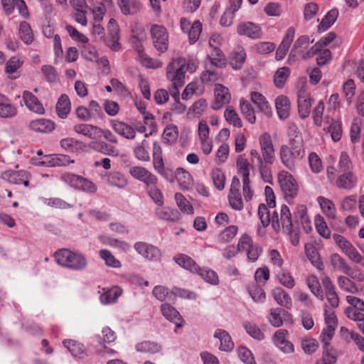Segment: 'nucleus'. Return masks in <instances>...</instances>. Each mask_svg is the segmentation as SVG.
Returning <instances> with one entry per match:
<instances>
[{
  "label": "nucleus",
  "instance_id": "f257e3e1",
  "mask_svg": "<svg viewBox=\"0 0 364 364\" xmlns=\"http://www.w3.org/2000/svg\"><path fill=\"white\" fill-rule=\"evenodd\" d=\"M259 144L262 158L261 159L257 151L252 149L250 155L257 158L260 163V173L263 181L272 184V164L273 157V144L271 136L264 133L259 137Z\"/></svg>",
  "mask_w": 364,
  "mask_h": 364
},
{
  "label": "nucleus",
  "instance_id": "f03ea898",
  "mask_svg": "<svg viewBox=\"0 0 364 364\" xmlns=\"http://www.w3.org/2000/svg\"><path fill=\"white\" fill-rule=\"evenodd\" d=\"M197 68L198 63L194 60H186L182 57L173 58L167 65L166 76L173 87H181L185 83L186 72L193 73Z\"/></svg>",
  "mask_w": 364,
  "mask_h": 364
},
{
  "label": "nucleus",
  "instance_id": "7ed1b4c3",
  "mask_svg": "<svg viewBox=\"0 0 364 364\" xmlns=\"http://www.w3.org/2000/svg\"><path fill=\"white\" fill-rule=\"evenodd\" d=\"M304 156L303 141L300 136L290 139L289 146L282 145L280 148V158L283 164L290 170L295 167L296 160Z\"/></svg>",
  "mask_w": 364,
  "mask_h": 364
},
{
  "label": "nucleus",
  "instance_id": "20e7f679",
  "mask_svg": "<svg viewBox=\"0 0 364 364\" xmlns=\"http://www.w3.org/2000/svg\"><path fill=\"white\" fill-rule=\"evenodd\" d=\"M54 257L58 264L75 271L84 270L88 264L87 257L83 254L68 249L58 250Z\"/></svg>",
  "mask_w": 364,
  "mask_h": 364
},
{
  "label": "nucleus",
  "instance_id": "39448f33",
  "mask_svg": "<svg viewBox=\"0 0 364 364\" xmlns=\"http://www.w3.org/2000/svg\"><path fill=\"white\" fill-rule=\"evenodd\" d=\"M61 180L72 188L87 193H95L97 186L90 180L73 173H65Z\"/></svg>",
  "mask_w": 364,
  "mask_h": 364
},
{
  "label": "nucleus",
  "instance_id": "423d86ee",
  "mask_svg": "<svg viewBox=\"0 0 364 364\" xmlns=\"http://www.w3.org/2000/svg\"><path fill=\"white\" fill-rule=\"evenodd\" d=\"M266 196L267 204L261 203L258 207V216L260 220L261 225H259L257 229V233L260 236L265 235L264 228H267L270 223V211L269 208L271 207L273 203V190L272 188L267 186L264 189Z\"/></svg>",
  "mask_w": 364,
  "mask_h": 364
},
{
  "label": "nucleus",
  "instance_id": "0eeeda50",
  "mask_svg": "<svg viewBox=\"0 0 364 364\" xmlns=\"http://www.w3.org/2000/svg\"><path fill=\"white\" fill-rule=\"evenodd\" d=\"M331 265L338 271L347 274L348 277L354 279L355 281L362 282L364 281V274L358 269L353 271L346 260L337 253L332 254L330 257Z\"/></svg>",
  "mask_w": 364,
  "mask_h": 364
},
{
  "label": "nucleus",
  "instance_id": "6e6552de",
  "mask_svg": "<svg viewBox=\"0 0 364 364\" xmlns=\"http://www.w3.org/2000/svg\"><path fill=\"white\" fill-rule=\"evenodd\" d=\"M278 183L286 199L294 198L298 193V185L293 176L287 171L278 173Z\"/></svg>",
  "mask_w": 364,
  "mask_h": 364
},
{
  "label": "nucleus",
  "instance_id": "1a4fd4ad",
  "mask_svg": "<svg viewBox=\"0 0 364 364\" xmlns=\"http://www.w3.org/2000/svg\"><path fill=\"white\" fill-rule=\"evenodd\" d=\"M333 239L341 251L353 262L359 264L363 257L352 243L339 234H334Z\"/></svg>",
  "mask_w": 364,
  "mask_h": 364
},
{
  "label": "nucleus",
  "instance_id": "9d476101",
  "mask_svg": "<svg viewBox=\"0 0 364 364\" xmlns=\"http://www.w3.org/2000/svg\"><path fill=\"white\" fill-rule=\"evenodd\" d=\"M135 251L148 261H158L160 259L161 252L159 248L146 242H136L134 244Z\"/></svg>",
  "mask_w": 364,
  "mask_h": 364
},
{
  "label": "nucleus",
  "instance_id": "9b49d317",
  "mask_svg": "<svg viewBox=\"0 0 364 364\" xmlns=\"http://www.w3.org/2000/svg\"><path fill=\"white\" fill-rule=\"evenodd\" d=\"M153 43L155 48L160 53H164L168 49V34L165 27L159 25H153L151 29Z\"/></svg>",
  "mask_w": 364,
  "mask_h": 364
},
{
  "label": "nucleus",
  "instance_id": "f8f14e48",
  "mask_svg": "<svg viewBox=\"0 0 364 364\" xmlns=\"http://www.w3.org/2000/svg\"><path fill=\"white\" fill-rule=\"evenodd\" d=\"M223 37L219 33H213L209 40V46L213 50L209 55L210 60L211 64L216 67H220L223 64V55L220 49Z\"/></svg>",
  "mask_w": 364,
  "mask_h": 364
},
{
  "label": "nucleus",
  "instance_id": "ddd939ff",
  "mask_svg": "<svg viewBox=\"0 0 364 364\" xmlns=\"http://www.w3.org/2000/svg\"><path fill=\"white\" fill-rule=\"evenodd\" d=\"M298 111L299 117L302 119L307 117L311 112L312 99L304 85L298 91Z\"/></svg>",
  "mask_w": 364,
  "mask_h": 364
},
{
  "label": "nucleus",
  "instance_id": "4468645a",
  "mask_svg": "<svg viewBox=\"0 0 364 364\" xmlns=\"http://www.w3.org/2000/svg\"><path fill=\"white\" fill-rule=\"evenodd\" d=\"M214 94L215 100L211 105L212 109L214 110L220 109L230 101L231 95L228 88L221 84H215Z\"/></svg>",
  "mask_w": 364,
  "mask_h": 364
},
{
  "label": "nucleus",
  "instance_id": "2eb2a0df",
  "mask_svg": "<svg viewBox=\"0 0 364 364\" xmlns=\"http://www.w3.org/2000/svg\"><path fill=\"white\" fill-rule=\"evenodd\" d=\"M1 177L9 183L14 184H23L27 187L29 185L31 175L28 171L24 170H8L2 173Z\"/></svg>",
  "mask_w": 364,
  "mask_h": 364
},
{
  "label": "nucleus",
  "instance_id": "dca6fc26",
  "mask_svg": "<svg viewBox=\"0 0 364 364\" xmlns=\"http://www.w3.org/2000/svg\"><path fill=\"white\" fill-rule=\"evenodd\" d=\"M237 32L240 36H245L252 39L259 38L262 35L261 28L250 21L240 22L237 25Z\"/></svg>",
  "mask_w": 364,
  "mask_h": 364
},
{
  "label": "nucleus",
  "instance_id": "f3484780",
  "mask_svg": "<svg viewBox=\"0 0 364 364\" xmlns=\"http://www.w3.org/2000/svg\"><path fill=\"white\" fill-rule=\"evenodd\" d=\"M129 172L133 178L146 185L156 184L157 183L156 177L142 166H132Z\"/></svg>",
  "mask_w": 364,
  "mask_h": 364
},
{
  "label": "nucleus",
  "instance_id": "a211bd4d",
  "mask_svg": "<svg viewBox=\"0 0 364 364\" xmlns=\"http://www.w3.org/2000/svg\"><path fill=\"white\" fill-rule=\"evenodd\" d=\"M112 129L121 136L132 140L136 136V130L131 125L116 119H112L109 122Z\"/></svg>",
  "mask_w": 364,
  "mask_h": 364
},
{
  "label": "nucleus",
  "instance_id": "6ab92c4d",
  "mask_svg": "<svg viewBox=\"0 0 364 364\" xmlns=\"http://www.w3.org/2000/svg\"><path fill=\"white\" fill-rule=\"evenodd\" d=\"M18 114V109L7 96L0 93V118L13 119Z\"/></svg>",
  "mask_w": 364,
  "mask_h": 364
},
{
  "label": "nucleus",
  "instance_id": "aec40b11",
  "mask_svg": "<svg viewBox=\"0 0 364 364\" xmlns=\"http://www.w3.org/2000/svg\"><path fill=\"white\" fill-rule=\"evenodd\" d=\"M114 5L112 0H102L94 5L92 13L94 20L96 22L102 21L106 13H112L114 11Z\"/></svg>",
  "mask_w": 364,
  "mask_h": 364
},
{
  "label": "nucleus",
  "instance_id": "412c9836",
  "mask_svg": "<svg viewBox=\"0 0 364 364\" xmlns=\"http://www.w3.org/2000/svg\"><path fill=\"white\" fill-rule=\"evenodd\" d=\"M295 35V28L294 27H289L287 33L279 46L275 58L278 60H282L284 56L286 55L287 51L289 49L290 45L293 41V39L294 38Z\"/></svg>",
  "mask_w": 364,
  "mask_h": 364
},
{
  "label": "nucleus",
  "instance_id": "4be33fe9",
  "mask_svg": "<svg viewBox=\"0 0 364 364\" xmlns=\"http://www.w3.org/2000/svg\"><path fill=\"white\" fill-rule=\"evenodd\" d=\"M277 115L282 120L287 119L291 112V102L289 98L284 95L278 96L274 100Z\"/></svg>",
  "mask_w": 364,
  "mask_h": 364
},
{
  "label": "nucleus",
  "instance_id": "5701e85b",
  "mask_svg": "<svg viewBox=\"0 0 364 364\" xmlns=\"http://www.w3.org/2000/svg\"><path fill=\"white\" fill-rule=\"evenodd\" d=\"M288 332L285 329H279L274 333V343L284 353H289L294 351V346L287 339Z\"/></svg>",
  "mask_w": 364,
  "mask_h": 364
},
{
  "label": "nucleus",
  "instance_id": "b1692460",
  "mask_svg": "<svg viewBox=\"0 0 364 364\" xmlns=\"http://www.w3.org/2000/svg\"><path fill=\"white\" fill-rule=\"evenodd\" d=\"M213 337L220 341L219 349L225 352H230L234 348V343L229 333L224 329L218 328L215 331Z\"/></svg>",
  "mask_w": 364,
  "mask_h": 364
},
{
  "label": "nucleus",
  "instance_id": "393cba45",
  "mask_svg": "<svg viewBox=\"0 0 364 364\" xmlns=\"http://www.w3.org/2000/svg\"><path fill=\"white\" fill-rule=\"evenodd\" d=\"M31 131L39 133H49L55 129V124L50 119L41 118L31 120L28 124Z\"/></svg>",
  "mask_w": 364,
  "mask_h": 364
},
{
  "label": "nucleus",
  "instance_id": "a878e982",
  "mask_svg": "<svg viewBox=\"0 0 364 364\" xmlns=\"http://www.w3.org/2000/svg\"><path fill=\"white\" fill-rule=\"evenodd\" d=\"M173 261L183 269L196 274L199 270V266L188 255L186 254H178L173 258Z\"/></svg>",
  "mask_w": 364,
  "mask_h": 364
},
{
  "label": "nucleus",
  "instance_id": "bb28decb",
  "mask_svg": "<svg viewBox=\"0 0 364 364\" xmlns=\"http://www.w3.org/2000/svg\"><path fill=\"white\" fill-rule=\"evenodd\" d=\"M314 40L310 41L309 36L304 35L299 36L294 42L293 47L290 51L289 58H294L297 55H300L303 58V53H305L306 50L310 43H313Z\"/></svg>",
  "mask_w": 364,
  "mask_h": 364
},
{
  "label": "nucleus",
  "instance_id": "cd10ccee",
  "mask_svg": "<svg viewBox=\"0 0 364 364\" xmlns=\"http://www.w3.org/2000/svg\"><path fill=\"white\" fill-rule=\"evenodd\" d=\"M26 106L31 111L38 114H43L45 109L38 98L31 92L24 91L22 95Z\"/></svg>",
  "mask_w": 364,
  "mask_h": 364
},
{
  "label": "nucleus",
  "instance_id": "c85d7f7f",
  "mask_svg": "<svg viewBox=\"0 0 364 364\" xmlns=\"http://www.w3.org/2000/svg\"><path fill=\"white\" fill-rule=\"evenodd\" d=\"M98 240L103 245L117 248L124 252H127L131 249V245L126 241L114 238L106 235H100Z\"/></svg>",
  "mask_w": 364,
  "mask_h": 364
},
{
  "label": "nucleus",
  "instance_id": "c756f323",
  "mask_svg": "<svg viewBox=\"0 0 364 364\" xmlns=\"http://www.w3.org/2000/svg\"><path fill=\"white\" fill-rule=\"evenodd\" d=\"M250 99L253 104H255L258 109L267 116H271V107L266 97L258 92H251Z\"/></svg>",
  "mask_w": 364,
  "mask_h": 364
},
{
  "label": "nucleus",
  "instance_id": "7c9ffc66",
  "mask_svg": "<svg viewBox=\"0 0 364 364\" xmlns=\"http://www.w3.org/2000/svg\"><path fill=\"white\" fill-rule=\"evenodd\" d=\"M73 130L90 139H98V127L90 124H78L73 127Z\"/></svg>",
  "mask_w": 364,
  "mask_h": 364
},
{
  "label": "nucleus",
  "instance_id": "2f4dec72",
  "mask_svg": "<svg viewBox=\"0 0 364 364\" xmlns=\"http://www.w3.org/2000/svg\"><path fill=\"white\" fill-rule=\"evenodd\" d=\"M70 161L66 156L45 155L38 164L46 166H65Z\"/></svg>",
  "mask_w": 364,
  "mask_h": 364
},
{
  "label": "nucleus",
  "instance_id": "473e14b6",
  "mask_svg": "<svg viewBox=\"0 0 364 364\" xmlns=\"http://www.w3.org/2000/svg\"><path fill=\"white\" fill-rule=\"evenodd\" d=\"M336 183L339 188L350 190L356 186L357 177L351 171L345 172L338 178Z\"/></svg>",
  "mask_w": 364,
  "mask_h": 364
},
{
  "label": "nucleus",
  "instance_id": "72a5a7b5",
  "mask_svg": "<svg viewBox=\"0 0 364 364\" xmlns=\"http://www.w3.org/2000/svg\"><path fill=\"white\" fill-rule=\"evenodd\" d=\"M277 218L276 222L277 223L279 230L280 228V225L282 226L283 229H287L292 226L291 215L289 208L287 205H282L279 218L278 217L277 213L274 211V218Z\"/></svg>",
  "mask_w": 364,
  "mask_h": 364
},
{
  "label": "nucleus",
  "instance_id": "f704fd0d",
  "mask_svg": "<svg viewBox=\"0 0 364 364\" xmlns=\"http://www.w3.org/2000/svg\"><path fill=\"white\" fill-rule=\"evenodd\" d=\"M117 3L124 15H134L141 8V4L138 0H117Z\"/></svg>",
  "mask_w": 364,
  "mask_h": 364
},
{
  "label": "nucleus",
  "instance_id": "c9c22d12",
  "mask_svg": "<svg viewBox=\"0 0 364 364\" xmlns=\"http://www.w3.org/2000/svg\"><path fill=\"white\" fill-rule=\"evenodd\" d=\"M55 109L59 117L61 119L67 118L71 109L70 101L67 95L63 94L59 97Z\"/></svg>",
  "mask_w": 364,
  "mask_h": 364
},
{
  "label": "nucleus",
  "instance_id": "e433bc0d",
  "mask_svg": "<svg viewBox=\"0 0 364 364\" xmlns=\"http://www.w3.org/2000/svg\"><path fill=\"white\" fill-rule=\"evenodd\" d=\"M354 279L346 276L341 275L337 279L338 285L343 291L350 294H357L360 289L358 285L353 282Z\"/></svg>",
  "mask_w": 364,
  "mask_h": 364
},
{
  "label": "nucleus",
  "instance_id": "4c0bfd02",
  "mask_svg": "<svg viewBox=\"0 0 364 364\" xmlns=\"http://www.w3.org/2000/svg\"><path fill=\"white\" fill-rule=\"evenodd\" d=\"M157 217L166 221H176L180 219V213L176 210L168 207H162V205L156 209Z\"/></svg>",
  "mask_w": 364,
  "mask_h": 364
},
{
  "label": "nucleus",
  "instance_id": "58836bf2",
  "mask_svg": "<svg viewBox=\"0 0 364 364\" xmlns=\"http://www.w3.org/2000/svg\"><path fill=\"white\" fill-rule=\"evenodd\" d=\"M122 293V289L119 287L115 286L102 294L100 299L103 304H110L116 302Z\"/></svg>",
  "mask_w": 364,
  "mask_h": 364
},
{
  "label": "nucleus",
  "instance_id": "ea45409f",
  "mask_svg": "<svg viewBox=\"0 0 364 364\" xmlns=\"http://www.w3.org/2000/svg\"><path fill=\"white\" fill-rule=\"evenodd\" d=\"M135 349L138 352L155 354L161 351V346L153 341H144L136 344Z\"/></svg>",
  "mask_w": 364,
  "mask_h": 364
},
{
  "label": "nucleus",
  "instance_id": "a19ab883",
  "mask_svg": "<svg viewBox=\"0 0 364 364\" xmlns=\"http://www.w3.org/2000/svg\"><path fill=\"white\" fill-rule=\"evenodd\" d=\"M246 53L242 48H237L230 55V63L233 69L238 70L242 68L245 62Z\"/></svg>",
  "mask_w": 364,
  "mask_h": 364
},
{
  "label": "nucleus",
  "instance_id": "79ce46f5",
  "mask_svg": "<svg viewBox=\"0 0 364 364\" xmlns=\"http://www.w3.org/2000/svg\"><path fill=\"white\" fill-rule=\"evenodd\" d=\"M149 146L148 141L144 139L140 143H136L133 147V152L135 157L142 161H149L150 160V156L147 151Z\"/></svg>",
  "mask_w": 364,
  "mask_h": 364
},
{
  "label": "nucleus",
  "instance_id": "37998d69",
  "mask_svg": "<svg viewBox=\"0 0 364 364\" xmlns=\"http://www.w3.org/2000/svg\"><path fill=\"white\" fill-rule=\"evenodd\" d=\"M205 282L211 285H218L219 284V277L218 274L213 269L208 267H200L199 270L196 272Z\"/></svg>",
  "mask_w": 364,
  "mask_h": 364
},
{
  "label": "nucleus",
  "instance_id": "c03bdc74",
  "mask_svg": "<svg viewBox=\"0 0 364 364\" xmlns=\"http://www.w3.org/2000/svg\"><path fill=\"white\" fill-rule=\"evenodd\" d=\"M18 33L20 38L25 44L30 45L33 41L34 34L27 22L22 21L20 23Z\"/></svg>",
  "mask_w": 364,
  "mask_h": 364
},
{
  "label": "nucleus",
  "instance_id": "a18cd8bd",
  "mask_svg": "<svg viewBox=\"0 0 364 364\" xmlns=\"http://www.w3.org/2000/svg\"><path fill=\"white\" fill-rule=\"evenodd\" d=\"M107 183L119 188H124L128 183L126 177L119 171L110 172L107 175Z\"/></svg>",
  "mask_w": 364,
  "mask_h": 364
},
{
  "label": "nucleus",
  "instance_id": "49530a36",
  "mask_svg": "<svg viewBox=\"0 0 364 364\" xmlns=\"http://www.w3.org/2000/svg\"><path fill=\"white\" fill-rule=\"evenodd\" d=\"M338 16V11L336 9L329 11L318 26L319 32H323L331 27L336 21Z\"/></svg>",
  "mask_w": 364,
  "mask_h": 364
},
{
  "label": "nucleus",
  "instance_id": "de8ad7c7",
  "mask_svg": "<svg viewBox=\"0 0 364 364\" xmlns=\"http://www.w3.org/2000/svg\"><path fill=\"white\" fill-rule=\"evenodd\" d=\"M318 202L321 206L323 213L329 218L335 219L336 210L334 204L328 199L319 196Z\"/></svg>",
  "mask_w": 364,
  "mask_h": 364
},
{
  "label": "nucleus",
  "instance_id": "09e8293b",
  "mask_svg": "<svg viewBox=\"0 0 364 364\" xmlns=\"http://www.w3.org/2000/svg\"><path fill=\"white\" fill-rule=\"evenodd\" d=\"M290 73L291 70L289 67L284 66L278 68L274 73V86L282 88L289 77Z\"/></svg>",
  "mask_w": 364,
  "mask_h": 364
},
{
  "label": "nucleus",
  "instance_id": "8fccbe9b",
  "mask_svg": "<svg viewBox=\"0 0 364 364\" xmlns=\"http://www.w3.org/2000/svg\"><path fill=\"white\" fill-rule=\"evenodd\" d=\"M161 311L163 316L171 322H176L181 320V316L178 311L168 304H163L161 306Z\"/></svg>",
  "mask_w": 364,
  "mask_h": 364
},
{
  "label": "nucleus",
  "instance_id": "3c124183",
  "mask_svg": "<svg viewBox=\"0 0 364 364\" xmlns=\"http://www.w3.org/2000/svg\"><path fill=\"white\" fill-rule=\"evenodd\" d=\"M99 256L105 261L106 265L109 267L112 268H120L122 267L121 262L108 250L102 249L100 250Z\"/></svg>",
  "mask_w": 364,
  "mask_h": 364
},
{
  "label": "nucleus",
  "instance_id": "603ef678",
  "mask_svg": "<svg viewBox=\"0 0 364 364\" xmlns=\"http://www.w3.org/2000/svg\"><path fill=\"white\" fill-rule=\"evenodd\" d=\"M306 283L312 294L318 299L323 300V294L318 278L314 275L307 277Z\"/></svg>",
  "mask_w": 364,
  "mask_h": 364
},
{
  "label": "nucleus",
  "instance_id": "864d4df0",
  "mask_svg": "<svg viewBox=\"0 0 364 364\" xmlns=\"http://www.w3.org/2000/svg\"><path fill=\"white\" fill-rule=\"evenodd\" d=\"M297 214L300 219V222L302 225L303 229L306 233H309L312 227L311 225V220L307 215V208L305 205H301L297 208Z\"/></svg>",
  "mask_w": 364,
  "mask_h": 364
},
{
  "label": "nucleus",
  "instance_id": "5fc2aeb1",
  "mask_svg": "<svg viewBox=\"0 0 364 364\" xmlns=\"http://www.w3.org/2000/svg\"><path fill=\"white\" fill-rule=\"evenodd\" d=\"M176 176L182 189H188L192 183L191 175L183 168H178L176 171Z\"/></svg>",
  "mask_w": 364,
  "mask_h": 364
},
{
  "label": "nucleus",
  "instance_id": "6e6d98bb",
  "mask_svg": "<svg viewBox=\"0 0 364 364\" xmlns=\"http://www.w3.org/2000/svg\"><path fill=\"white\" fill-rule=\"evenodd\" d=\"M337 360V353L333 348H323V355L317 360L316 364H335Z\"/></svg>",
  "mask_w": 364,
  "mask_h": 364
},
{
  "label": "nucleus",
  "instance_id": "4d7b16f0",
  "mask_svg": "<svg viewBox=\"0 0 364 364\" xmlns=\"http://www.w3.org/2000/svg\"><path fill=\"white\" fill-rule=\"evenodd\" d=\"M315 226L318 233L323 237V238L328 239L331 236V231L327 226L326 223L325 222L323 218L317 215L315 217Z\"/></svg>",
  "mask_w": 364,
  "mask_h": 364
},
{
  "label": "nucleus",
  "instance_id": "13d9d810",
  "mask_svg": "<svg viewBox=\"0 0 364 364\" xmlns=\"http://www.w3.org/2000/svg\"><path fill=\"white\" fill-rule=\"evenodd\" d=\"M238 173L241 175L242 180L249 179L251 165L246 158L240 155L237 161Z\"/></svg>",
  "mask_w": 364,
  "mask_h": 364
},
{
  "label": "nucleus",
  "instance_id": "bf43d9fd",
  "mask_svg": "<svg viewBox=\"0 0 364 364\" xmlns=\"http://www.w3.org/2000/svg\"><path fill=\"white\" fill-rule=\"evenodd\" d=\"M175 200L178 207L182 212L190 215L193 214V207L181 193H176L175 194Z\"/></svg>",
  "mask_w": 364,
  "mask_h": 364
},
{
  "label": "nucleus",
  "instance_id": "052dcab7",
  "mask_svg": "<svg viewBox=\"0 0 364 364\" xmlns=\"http://www.w3.org/2000/svg\"><path fill=\"white\" fill-rule=\"evenodd\" d=\"M291 322V315L286 310L279 308L274 309V327H278L284 323Z\"/></svg>",
  "mask_w": 364,
  "mask_h": 364
},
{
  "label": "nucleus",
  "instance_id": "680f3d73",
  "mask_svg": "<svg viewBox=\"0 0 364 364\" xmlns=\"http://www.w3.org/2000/svg\"><path fill=\"white\" fill-rule=\"evenodd\" d=\"M224 117L226 121L230 124H232L235 127H242V121L236 111L232 107H227L224 113Z\"/></svg>",
  "mask_w": 364,
  "mask_h": 364
},
{
  "label": "nucleus",
  "instance_id": "e2e57ef3",
  "mask_svg": "<svg viewBox=\"0 0 364 364\" xmlns=\"http://www.w3.org/2000/svg\"><path fill=\"white\" fill-rule=\"evenodd\" d=\"M274 300L281 306L288 308L291 299L287 292L281 288H274Z\"/></svg>",
  "mask_w": 364,
  "mask_h": 364
},
{
  "label": "nucleus",
  "instance_id": "0e129e2a",
  "mask_svg": "<svg viewBox=\"0 0 364 364\" xmlns=\"http://www.w3.org/2000/svg\"><path fill=\"white\" fill-rule=\"evenodd\" d=\"M248 291L252 299L257 302H262L265 299L263 289L257 283H252L248 286Z\"/></svg>",
  "mask_w": 364,
  "mask_h": 364
},
{
  "label": "nucleus",
  "instance_id": "69168bd1",
  "mask_svg": "<svg viewBox=\"0 0 364 364\" xmlns=\"http://www.w3.org/2000/svg\"><path fill=\"white\" fill-rule=\"evenodd\" d=\"M328 132L331 134V139L333 141L337 142L340 141L343 134L341 122L340 121L333 120L328 128Z\"/></svg>",
  "mask_w": 364,
  "mask_h": 364
},
{
  "label": "nucleus",
  "instance_id": "338daca9",
  "mask_svg": "<svg viewBox=\"0 0 364 364\" xmlns=\"http://www.w3.org/2000/svg\"><path fill=\"white\" fill-rule=\"evenodd\" d=\"M279 282L288 289H292L294 285V279L288 270L282 269L277 275Z\"/></svg>",
  "mask_w": 364,
  "mask_h": 364
},
{
  "label": "nucleus",
  "instance_id": "774afa93",
  "mask_svg": "<svg viewBox=\"0 0 364 364\" xmlns=\"http://www.w3.org/2000/svg\"><path fill=\"white\" fill-rule=\"evenodd\" d=\"M243 327L246 332L253 338L261 341L264 338V333L255 323L250 321H245L243 323Z\"/></svg>",
  "mask_w": 364,
  "mask_h": 364
}]
</instances>
